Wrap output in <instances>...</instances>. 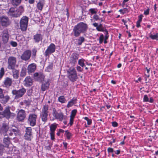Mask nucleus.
Returning <instances> with one entry per match:
<instances>
[{
  "instance_id": "43",
  "label": "nucleus",
  "mask_w": 158,
  "mask_h": 158,
  "mask_svg": "<svg viewBox=\"0 0 158 158\" xmlns=\"http://www.w3.org/2000/svg\"><path fill=\"white\" fill-rule=\"evenodd\" d=\"M4 74V71L3 68H2L0 72V79H1Z\"/></svg>"
},
{
  "instance_id": "24",
  "label": "nucleus",
  "mask_w": 158,
  "mask_h": 158,
  "mask_svg": "<svg viewBox=\"0 0 158 158\" xmlns=\"http://www.w3.org/2000/svg\"><path fill=\"white\" fill-rule=\"evenodd\" d=\"M44 4V0H40L37 3V6L38 9L40 11H41L43 9Z\"/></svg>"
},
{
  "instance_id": "44",
  "label": "nucleus",
  "mask_w": 158,
  "mask_h": 158,
  "mask_svg": "<svg viewBox=\"0 0 158 158\" xmlns=\"http://www.w3.org/2000/svg\"><path fill=\"white\" fill-rule=\"evenodd\" d=\"M84 119L87 121V123L88 125H89L91 124L92 120L91 119H89L87 117H85Z\"/></svg>"
},
{
  "instance_id": "16",
  "label": "nucleus",
  "mask_w": 158,
  "mask_h": 158,
  "mask_svg": "<svg viewBox=\"0 0 158 158\" xmlns=\"http://www.w3.org/2000/svg\"><path fill=\"white\" fill-rule=\"evenodd\" d=\"M25 131L26 133L24 135L25 139L27 140H31L32 137L31 128V127L26 128Z\"/></svg>"
},
{
  "instance_id": "20",
  "label": "nucleus",
  "mask_w": 158,
  "mask_h": 158,
  "mask_svg": "<svg viewBox=\"0 0 158 158\" xmlns=\"http://www.w3.org/2000/svg\"><path fill=\"white\" fill-rule=\"evenodd\" d=\"M24 82V85L26 86H31L33 84L32 79L30 77H27L25 78Z\"/></svg>"
},
{
  "instance_id": "29",
  "label": "nucleus",
  "mask_w": 158,
  "mask_h": 158,
  "mask_svg": "<svg viewBox=\"0 0 158 158\" xmlns=\"http://www.w3.org/2000/svg\"><path fill=\"white\" fill-rule=\"evenodd\" d=\"M76 99H73H73H71L70 101L69 102L67 107L68 108L71 107L73 106V104L76 103Z\"/></svg>"
},
{
  "instance_id": "35",
  "label": "nucleus",
  "mask_w": 158,
  "mask_h": 158,
  "mask_svg": "<svg viewBox=\"0 0 158 158\" xmlns=\"http://www.w3.org/2000/svg\"><path fill=\"white\" fill-rule=\"evenodd\" d=\"M9 129L8 126L6 124H3L2 127V129L5 132H6Z\"/></svg>"
},
{
  "instance_id": "41",
  "label": "nucleus",
  "mask_w": 158,
  "mask_h": 158,
  "mask_svg": "<svg viewBox=\"0 0 158 158\" xmlns=\"http://www.w3.org/2000/svg\"><path fill=\"white\" fill-rule=\"evenodd\" d=\"M65 134L66 135L67 139H69L72 135L67 130L65 131Z\"/></svg>"
},
{
  "instance_id": "15",
  "label": "nucleus",
  "mask_w": 158,
  "mask_h": 158,
  "mask_svg": "<svg viewBox=\"0 0 158 158\" xmlns=\"http://www.w3.org/2000/svg\"><path fill=\"white\" fill-rule=\"evenodd\" d=\"M52 114L56 119H58L59 121H62L65 119V117L62 112L58 113L56 110H53Z\"/></svg>"
},
{
  "instance_id": "56",
  "label": "nucleus",
  "mask_w": 158,
  "mask_h": 158,
  "mask_svg": "<svg viewBox=\"0 0 158 158\" xmlns=\"http://www.w3.org/2000/svg\"><path fill=\"white\" fill-rule=\"evenodd\" d=\"M149 9L148 8L146 10H144V14L145 15H148L149 14Z\"/></svg>"
},
{
  "instance_id": "37",
  "label": "nucleus",
  "mask_w": 158,
  "mask_h": 158,
  "mask_svg": "<svg viewBox=\"0 0 158 158\" xmlns=\"http://www.w3.org/2000/svg\"><path fill=\"white\" fill-rule=\"evenodd\" d=\"M26 74V69L24 67H23L21 72L20 76L22 77H24Z\"/></svg>"
},
{
  "instance_id": "46",
  "label": "nucleus",
  "mask_w": 158,
  "mask_h": 158,
  "mask_svg": "<svg viewBox=\"0 0 158 158\" xmlns=\"http://www.w3.org/2000/svg\"><path fill=\"white\" fill-rule=\"evenodd\" d=\"M93 19L96 21L99 20L100 19V18H99L98 15L96 14L94 15Z\"/></svg>"
},
{
  "instance_id": "30",
  "label": "nucleus",
  "mask_w": 158,
  "mask_h": 158,
  "mask_svg": "<svg viewBox=\"0 0 158 158\" xmlns=\"http://www.w3.org/2000/svg\"><path fill=\"white\" fill-rule=\"evenodd\" d=\"M85 39L83 36H80L77 39V44L81 45L82 43L85 41Z\"/></svg>"
},
{
  "instance_id": "17",
  "label": "nucleus",
  "mask_w": 158,
  "mask_h": 158,
  "mask_svg": "<svg viewBox=\"0 0 158 158\" xmlns=\"http://www.w3.org/2000/svg\"><path fill=\"white\" fill-rule=\"evenodd\" d=\"M33 77L35 80L39 81H43L45 77L41 72L34 73Z\"/></svg>"
},
{
  "instance_id": "45",
  "label": "nucleus",
  "mask_w": 158,
  "mask_h": 158,
  "mask_svg": "<svg viewBox=\"0 0 158 158\" xmlns=\"http://www.w3.org/2000/svg\"><path fill=\"white\" fill-rule=\"evenodd\" d=\"M76 69L77 70L78 72H82L83 70V68L81 66H77L76 67Z\"/></svg>"
},
{
  "instance_id": "14",
  "label": "nucleus",
  "mask_w": 158,
  "mask_h": 158,
  "mask_svg": "<svg viewBox=\"0 0 158 158\" xmlns=\"http://www.w3.org/2000/svg\"><path fill=\"white\" fill-rule=\"evenodd\" d=\"M31 51L30 50H27L25 51L21 56L22 60L25 61L29 60L31 56Z\"/></svg>"
},
{
  "instance_id": "10",
  "label": "nucleus",
  "mask_w": 158,
  "mask_h": 158,
  "mask_svg": "<svg viewBox=\"0 0 158 158\" xmlns=\"http://www.w3.org/2000/svg\"><path fill=\"white\" fill-rule=\"evenodd\" d=\"M56 50V46L53 43H51L48 48L44 53V55L45 56H47L52 53H54Z\"/></svg>"
},
{
  "instance_id": "38",
  "label": "nucleus",
  "mask_w": 158,
  "mask_h": 158,
  "mask_svg": "<svg viewBox=\"0 0 158 158\" xmlns=\"http://www.w3.org/2000/svg\"><path fill=\"white\" fill-rule=\"evenodd\" d=\"M89 11L91 13V15L93 14H96L97 13V9L91 8L89 10Z\"/></svg>"
},
{
  "instance_id": "8",
  "label": "nucleus",
  "mask_w": 158,
  "mask_h": 158,
  "mask_svg": "<svg viewBox=\"0 0 158 158\" xmlns=\"http://www.w3.org/2000/svg\"><path fill=\"white\" fill-rule=\"evenodd\" d=\"M79 54L77 53H72L69 57V63L72 66L75 65L78 59Z\"/></svg>"
},
{
  "instance_id": "26",
  "label": "nucleus",
  "mask_w": 158,
  "mask_h": 158,
  "mask_svg": "<svg viewBox=\"0 0 158 158\" xmlns=\"http://www.w3.org/2000/svg\"><path fill=\"white\" fill-rule=\"evenodd\" d=\"M57 124L56 123L52 124L50 126V133H55V131L57 128Z\"/></svg>"
},
{
  "instance_id": "64",
  "label": "nucleus",
  "mask_w": 158,
  "mask_h": 158,
  "mask_svg": "<svg viewBox=\"0 0 158 158\" xmlns=\"http://www.w3.org/2000/svg\"><path fill=\"white\" fill-rule=\"evenodd\" d=\"M119 12H120L122 14H124L125 13V12L123 11V10H122V9L120 10H119Z\"/></svg>"
},
{
  "instance_id": "1",
  "label": "nucleus",
  "mask_w": 158,
  "mask_h": 158,
  "mask_svg": "<svg viewBox=\"0 0 158 158\" xmlns=\"http://www.w3.org/2000/svg\"><path fill=\"white\" fill-rule=\"evenodd\" d=\"M88 29V25L85 23L81 22L75 25L73 29V33L76 37H78L81 33H85Z\"/></svg>"
},
{
  "instance_id": "19",
  "label": "nucleus",
  "mask_w": 158,
  "mask_h": 158,
  "mask_svg": "<svg viewBox=\"0 0 158 158\" xmlns=\"http://www.w3.org/2000/svg\"><path fill=\"white\" fill-rule=\"evenodd\" d=\"M50 80L48 79L46 81H43L42 84L41 89L42 91H45L49 87Z\"/></svg>"
},
{
  "instance_id": "27",
  "label": "nucleus",
  "mask_w": 158,
  "mask_h": 158,
  "mask_svg": "<svg viewBox=\"0 0 158 158\" xmlns=\"http://www.w3.org/2000/svg\"><path fill=\"white\" fill-rule=\"evenodd\" d=\"M12 69L13 75V77L14 78L17 79L19 76V71L15 69V68L13 69Z\"/></svg>"
},
{
  "instance_id": "61",
  "label": "nucleus",
  "mask_w": 158,
  "mask_h": 158,
  "mask_svg": "<svg viewBox=\"0 0 158 158\" xmlns=\"http://www.w3.org/2000/svg\"><path fill=\"white\" fill-rule=\"evenodd\" d=\"M28 2L31 4H33L35 2V0H28Z\"/></svg>"
},
{
  "instance_id": "11",
  "label": "nucleus",
  "mask_w": 158,
  "mask_h": 158,
  "mask_svg": "<svg viewBox=\"0 0 158 158\" xmlns=\"http://www.w3.org/2000/svg\"><path fill=\"white\" fill-rule=\"evenodd\" d=\"M26 117L25 111L23 109L19 110L17 116V120L19 121H23Z\"/></svg>"
},
{
  "instance_id": "5",
  "label": "nucleus",
  "mask_w": 158,
  "mask_h": 158,
  "mask_svg": "<svg viewBox=\"0 0 158 158\" xmlns=\"http://www.w3.org/2000/svg\"><path fill=\"white\" fill-rule=\"evenodd\" d=\"M29 18L26 16H23L20 19L19 22L20 27L22 31H26L28 25Z\"/></svg>"
},
{
  "instance_id": "13",
  "label": "nucleus",
  "mask_w": 158,
  "mask_h": 158,
  "mask_svg": "<svg viewBox=\"0 0 158 158\" xmlns=\"http://www.w3.org/2000/svg\"><path fill=\"white\" fill-rule=\"evenodd\" d=\"M2 40L4 44H6L8 42L9 34L7 29L4 30L2 34Z\"/></svg>"
},
{
  "instance_id": "36",
  "label": "nucleus",
  "mask_w": 158,
  "mask_h": 158,
  "mask_svg": "<svg viewBox=\"0 0 158 158\" xmlns=\"http://www.w3.org/2000/svg\"><path fill=\"white\" fill-rule=\"evenodd\" d=\"M96 29L98 31H104L105 28H104L103 27L102 24L100 23L99 25H98V27Z\"/></svg>"
},
{
  "instance_id": "60",
  "label": "nucleus",
  "mask_w": 158,
  "mask_h": 158,
  "mask_svg": "<svg viewBox=\"0 0 158 158\" xmlns=\"http://www.w3.org/2000/svg\"><path fill=\"white\" fill-rule=\"evenodd\" d=\"M107 150L108 152H112L114 151L113 149L110 148H109Z\"/></svg>"
},
{
  "instance_id": "4",
  "label": "nucleus",
  "mask_w": 158,
  "mask_h": 158,
  "mask_svg": "<svg viewBox=\"0 0 158 158\" xmlns=\"http://www.w3.org/2000/svg\"><path fill=\"white\" fill-rule=\"evenodd\" d=\"M26 89L22 88L19 90L14 89L12 91V93L15 96L14 99L17 100L23 96L26 92Z\"/></svg>"
},
{
  "instance_id": "7",
  "label": "nucleus",
  "mask_w": 158,
  "mask_h": 158,
  "mask_svg": "<svg viewBox=\"0 0 158 158\" xmlns=\"http://www.w3.org/2000/svg\"><path fill=\"white\" fill-rule=\"evenodd\" d=\"M37 115L35 114H30L28 116V123L32 127L35 125Z\"/></svg>"
},
{
  "instance_id": "52",
  "label": "nucleus",
  "mask_w": 158,
  "mask_h": 158,
  "mask_svg": "<svg viewBox=\"0 0 158 158\" xmlns=\"http://www.w3.org/2000/svg\"><path fill=\"white\" fill-rule=\"evenodd\" d=\"M149 98L147 95H145L143 97V102H147L148 101Z\"/></svg>"
},
{
  "instance_id": "33",
  "label": "nucleus",
  "mask_w": 158,
  "mask_h": 158,
  "mask_svg": "<svg viewBox=\"0 0 158 158\" xmlns=\"http://www.w3.org/2000/svg\"><path fill=\"white\" fill-rule=\"evenodd\" d=\"M48 105H45L44 106L42 109L41 113L48 114Z\"/></svg>"
},
{
  "instance_id": "49",
  "label": "nucleus",
  "mask_w": 158,
  "mask_h": 158,
  "mask_svg": "<svg viewBox=\"0 0 158 158\" xmlns=\"http://www.w3.org/2000/svg\"><path fill=\"white\" fill-rule=\"evenodd\" d=\"M104 39V36L103 34H101L99 37V43L100 44H102L103 41Z\"/></svg>"
},
{
  "instance_id": "18",
  "label": "nucleus",
  "mask_w": 158,
  "mask_h": 158,
  "mask_svg": "<svg viewBox=\"0 0 158 158\" xmlns=\"http://www.w3.org/2000/svg\"><path fill=\"white\" fill-rule=\"evenodd\" d=\"M3 143L5 147L8 148L10 143V139L6 135H5L3 140Z\"/></svg>"
},
{
  "instance_id": "40",
  "label": "nucleus",
  "mask_w": 158,
  "mask_h": 158,
  "mask_svg": "<svg viewBox=\"0 0 158 158\" xmlns=\"http://www.w3.org/2000/svg\"><path fill=\"white\" fill-rule=\"evenodd\" d=\"M150 37L152 40H158V35L157 34H156L154 35H151L150 36Z\"/></svg>"
},
{
  "instance_id": "9",
  "label": "nucleus",
  "mask_w": 158,
  "mask_h": 158,
  "mask_svg": "<svg viewBox=\"0 0 158 158\" xmlns=\"http://www.w3.org/2000/svg\"><path fill=\"white\" fill-rule=\"evenodd\" d=\"M0 23L2 27H7L10 25L11 22L8 17L2 16L0 18Z\"/></svg>"
},
{
  "instance_id": "51",
  "label": "nucleus",
  "mask_w": 158,
  "mask_h": 158,
  "mask_svg": "<svg viewBox=\"0 0 158 158\" xmlns=\"http://www.w3.org/2000/svg\"><path fill=\"white\" fill-rule=\"evenodd\" d=\"M52 146V144H49L48 146H45V148L46 150L50 151L51 150Z\"/></svg>"
},
{
  "instance_id": "62",
  "label": "nucleus",
  "mask_w": 158,
  "mask_h": 158,
  "mask_svg": "<svg viewBox=\"0 0 158 158\" xmlns=\"http://www.w3.org/2000/svg\"><path fill=\"white\" fill-rule=\"evenodd\" d=\"M93 25L94 27H96V28L98 27V24L97 23H95L93 24Z\"/></svg>"
},
{
  "instance_id": "34",
  "label": "nucleus",
  "mask_w": 158,
  "mask_h": 158,
  "mask_svg": "<svg viewBox=\"0 0 158 158\" xmlns=\"http://www.w3.org/2000/svg\"><path fill=\"white\" fill-rule=\"evenodd\" d=\"M58 101L61 103H65L66 100L64 96H61L59 97L58 99Z\"/></svg>"
},
{
  "instance_id": "58",
  "label": "nucleus",
  "mask_w": 158,
  "mask_h": 158,
  "mask_svg": "<svg viewBox=\"0 0 158 158\" xmlns=\"http://www.w3.org/2000/svg\"><path fill=\"white\" fill-rule=\"evenodd\" d=\"M112 126L114 127H116L118 125V123L115 121L112 122Z\"/></svg>"
},
{
  "instance_id": "12",
  "label": "nucleus",
  "mask_w": 158,
  "mask_h": 158,
  "mask_svg": "<svg viewBox=\"0 0 158 158\" xmlns=\"http://www.w3.org/2000/svg\"><path fill=\"white\" fill-rule=\"evenodd\" d=\"M16 62V58L13 56H10L8 59V68L9 69H13L15 68Z\"/></svg>"
},
{
  "instance_id": "28",
  "label": "nucleus",
  "mask_w": 158,
  "mask_h": 158,
  "mask_svg": "<svg viewBox=\"0 0 158 158\" xmlns=\"http://www.w3.org/2000/svg\"><path fill=\"white\" fill-rule=\"evenodd\" d=\"M2 98V103L5 104L8 101L10 98L9 96L6 95L5 96L3 95V97Z\"/></svg>"
},
{
  "instance_id": "25",
  "label": "nucleus",
  "mask_w": 158,
  "mask_h": 158,
  "mask_svg": "<svg viewBox=\"0 0 158 158\" xmlns=\"http://www.w3.org/2000/svg\"><path fill=\"white\" fill-rule=\"evenodd\" d=\"M48 114L41 113L40 117L41 118L42 121L45 123L48 120Z\"/></svg>"
},
{
  "instance_id": "48",
  "label": "nucleus",
  "mask_w": 158,
  "mask_h": 158,
  "mask_svg": "<svg viewBox=\"0 0 158 158\" xmlns=\"http://www.w3.org/2000/svg\"><path fill=\"white\" fill-rule=\"evenodd\" d=\"M37 50L36 49L34 48L32 50V56H34V57H35L36 55V52H37Z\"/></svg>"
},
{
  "instance_id": "2",
  "label": "nucleus",
  "mask_w": 158,
  "mask_h": 158,
  "mask_svg": "<svg viewBox=\"0 0 158 158\" xmlns=\"http://www.w3.org/2000/svg\"><path fill=\"white\" fill-rule=\"evenodd\" d=\"M23 11V7L21 6H19L17 9L11 8L8 12V14L9 15L12 17L17 18L21 15Z\"/></svg>"
},
{
  "instance_id": "21",
  "label": "nucleus",
  "mask_w": 158,
  "mask_h": 158,
  "mask_svg": "<svg viewBox=\"0 0 158 158\" xmlns=\"http://www.w3.org/2000/svg\"><path fill=\"white\" fill-rule=\"evenodd\" d=\"M36 68V65L34 63L29 65L27 67L28 73H29L34 72Z\"/></svg>"
},
{
  "instance_id": "55",
  "label": "nucleus",
  "mask_w": 158,
  "mask_h": 158,
  "mask_svg": "<svg viewBox=\"0 0 158 158\" xmlns=\"http://www.w3.org/2000/svg\"><path fill=\"white\" fill-rule=\"evenodd\" d=\"M4 94H3V90L0 89V98H2L3 97Z\"/></svg>"
},
{
  "instance_id": "42",
  "label": "nucleus",
  "mask_w": 158,
  "mask_h": 158,
  "mask_svg": "<svg viewBox=\"0 0 158 158\" xmlns=\"http://www.w3.org/2000/svg\"><path fill=\"white\" fill-rule=\"evenodd\" d=\"M4 146L3 144H0V155H2L4 151Z\"/></svg>"
},
{
  "instance_id": "6",
  "label": "nucleus",
  "mask_w": 158,
  "mask_h": 158,
  "mask_svg": "<svg viewBox=\"0 0 158 158\" xmlns=\"http://www.w3.org/2000/svg\"><path fill=\"white\" fill-rule=\"evenodd\" d=\"M2 112L3 118H6L7 119L13 118L15 117L16 115L15 113L10 111V107L8 106L6 107L3 111Z\"/></svg>"
},
{
  "instance_id": "22",
  "label": "nucleus",
  "mask_w": 158,
  "mask_h": 158,
  "mask_svg": "<svg viewBox=\"0 0 158 158\" xmlns=\"http://www.w3.org/2000/svg\"><path fill=\"white\" fill-rule=\"evenodd\" d=\"M42 39L43 36L41 34L37 33L33 36V39L35 43H39L42 41Z\"/></svg>"
},
{
  "instance_id": "63",
  "label": "nucleus",
  "mask_w": 158,
  "mask_h": 158,
  "mask_svg": "<svg viewBox=\"0 0 158 158\" xmlns=\"http://www.w3.org/2000/svg\"><path fill=\"white\" fill-rule=\"evenodd\" d=\"M140 22H138V21H137L136 23V27H139L140 26Z\"/></svg>"
},
{
  "instance_id": "59",
  "label": "nucleus",
  "mask_w": 158,
  "mask_h": 158,
  "mask_svg": "<svg viewBox=\"0 0 158 158\" xmlns=\"http://www.w3.org/2000/svg\"><path fill=\"white\" fill-rule=\"evenodd\" d=\"M143 17V15H140L139 16V19L138 21L141 22L142 20Z\"/></svg>"
},
{
  "instance_id": "54",
  "label": "nucleus",
  "mask_w": 158,
  "mask_h": 158,
  "mask_svg": "<svg viewBox=\"0 0 158 158\" xmlns=\"http://www.w3.org/2000/svg\"><path fill=\"white\" fill-rule=\"evenodd\" d=\"M74 118H73L72 117H70V121L69 123L70 124V126H72L73 124Z\"/></svg>"
},
{
  "instance_id": "23",
  "label": "nucleus",
  "mask_w": 158,
  "mask_h": 158,
  "mask_svg": "<svg viewBox=\"0 0 158 158\" xmlns=\"http://www.w3.org/2000/svg\"><path fill=\"white\" fill-rule=\"evenodd\" d=\"M12 84V79L9 77H7L5 80L4 84L5 86L8 87L10 86Z\"/></svg>"
},
{
  "instance_id": "3",
  "label": "nucleus",
  "mask_w": 158,
  "mask_h": 158,
  "mask_svg": "<svg viewBox=\"0 0 158 158\" xmlns=\"http://www.w3.org/2000/svg\"><path fill=\"white\" fill-rule=\"evenodd\" d=\"M68 77L72 82H74L77 79V73L74 67H70L67 71Z\"/></svg>"
},
{
  "instance_id": "53",
  "label": "nucleus",
  "mask_w": 158,
  "mask_h": 158,
  "mask_svg": "<svg viewBox=\"0 0 158 158\" xmlns=\"http://www.w3.org/2000/svg\"><path fill=\"white\" fill-rule=\"evenodd\" d=\"M11 131L14 132V134H15V135H16V134H18V131L17 129H11Z\"/></svg>"
},
{
  "instance_id": "39",
  "label": "nucleus",
  "mask_w": 158,
  "mask_h": 158,
  "mask_svg": "<svg viewBox=\"0 0 158 158\" xmlns=\"http://www.w3.org/2000/svg\"><path fill=\"white\" fill-rule=\"evenodd\" d=\"M77 112V110L76 109L73 110L71 112L70 117L74 118Z\"/></svg>"
},
{
  "instance_id": "50",
  "label": "nucleus",
  "mask_w": 158,
  "mask_h": 158,
  "mask_svg": "<svg viewBox=\"0 0 158 158\" xmlns=\"http://www.w3.org/2000/svg\"><path fill=\"white\" fill-rule=\"evenodd\" d=\"M10 44L13 47H15L17 45V44L16 42L13 41H11Z\"/></svg>"
},
{
  "instance_id": "47",
  "label": "nucleus",
  "mask_w": 158,
  "mask_h": 158,
  "mask_svg": "<svg viewBox=\"0 0 158 158\" xmlns=\"http://www.w3.org/2000/svg\"><path fill=\"white\" fill-rule=\"evenodd\" d=\"M53 68V64H50L47 67V69L48 71H50Z\"/></svg>"
},
{
  "instance_id": "31",
  "label": "nucleus",
  "mask_w": 158,
  "mask_h": 158,
  "mask_svg": "<svg viewBox=\"0 0 158 158\" xmlns=\"http://www.w3.org/2000/svg\"><path fill=\"white\" fill-rule=\"evenodd\" d=\"M85 61V60L83 58L80 59L78 60V64L82 67H83L84 66L85 67V66L84 64Z\"/></svg>"
},
{
  "instance_id": "32",
  "label": "nucleus",
  "mask_w": 158,
  "mask_h": 158,
  "mask_svg": "<svg viewBox=\"0 0 158 158\" xmlns=\"http://www.w3.org/2000/svg\"><path fill=\"white\" fill-rule=\"evenodd\" d=\"M21 0H12L11 3L14 6H17L21 2Z\"/></svg>"
},
{
  "instance_id": "57",
  "label": "nucleus",
  "mask_w": 158,
  "mask_h": 158,
  "mask_svg": "<svg viewBox=\"0 0 158 158\" xmlns=\"http://www.w3.org/2000/svg\"><path fill=\"white\" fill-rule=\"evenodd\" d=\"M54 134L55 133H50L51 138L52 140H54L55 139Z\"/></svg>"
}]
</instances>
